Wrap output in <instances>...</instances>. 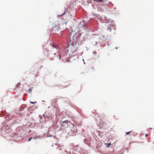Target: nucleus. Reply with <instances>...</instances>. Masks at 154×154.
Segmentation results:
<instances>
[{
    "mask_svg": "<svg viewBox=\"0 0 154 154\" xmlns=\"http://www.w3.org/2000/svg\"><path fill=\"white\" fill-rule=\"evenodd\" d=\"M93 54H95V55H96V54H95V52L94 51H93Z\"/></svg>",
    "mask_w": 154,
    "mask_h": 154,
    "instance_id": "11",
    "label": "nucleus"
},
{
    "mask_svg": "<svg viewBox=\"0 0 154 154\" xmlns=\"http://www.w3.org/2000/svg\"><path fill=\"white\" fill-rule=\"evenodd\" d=\"M20 83H18V85H17V88H18V86L20 85Z\"/></svg>",
    "mask_w": 154,
    "mask_h": 154,
    "instance_id": "6",
    "label": "nucleus"
},
{
    "mask_svg": "<svg viewBox=\"0 0 154 154\" xmlns=\"http://www.w3.org/2000/svg\"><path fill=\"white\" fill-rule=\"evenodd\" d=\"M111 145V143H108L106 144V146L107 147H109L110 146V145Z\"/></svg>",
    "mask_w": 154,
    "mask_h": 154,
    "instance_id": "1",
    "label": "nucleus"
},
{
    "mask_svg": "<svg viewBox=\"0 0 154 154\" xmlns=\"http://www.w3.org/2000/svg\"><path fill=\"white\" fill-rule=\"evenodd\" d=\"M32 88H30L28 90V92L29 93H30L31 92V91H32Z\"/></svg>",
    "mask_w": 154,
    "mask_h": 154,
    "instance_id": "2",
    "label": "nucleus"
},
{
    "mask_svg": "<svg viewBox=\"0 0 154 154\" xmlns=\"http://www.w3.org/2000/svg\"><path fill=\"white\" fill-rule=\"evenodd\" d=\"M65 12L64 11V13L63 14H62L61 15H60V16H63L65 14Z\"/></svg>",
    "mask_w": 154,
    "mask_h": 154,
    "instance_id": "8",
    "label": "nucleus"
},
{
    "mask_svg": "<svg viewBox=\"0 0 154 154\" xmlns=\"http://www.w3.org/2000/svg\"><path fill=\"white\" fill-rule=\"evenodd\" d=\"M2 115V114H0V116H1V115Z\"/></svg>",
    "mask_w": 154,
    "mask_h": 154,
    "instance_id": "13",
    "label": "nucleus"
},
{
    "mask_svg": "<svg viewBox=\"0 0 154 154\" xmlns=\"http://www.w3.org/2000/svg\"><path fill=\"white\" fill-rule=\"evenodd\" d=\"M60 57H61V56L60 55V58H59L60 59Z\"/></svg>",
    "mask_w": 154,
    "mask_h": 154,
    "instance_id": "15",
    "label": "nucleus"
},
{
    "mask_svg": "<svg viewBox=\"0 0 154 154\" xmlns=\"http://www.w3.org/2000/svg\"><path fill=\"white\" fill-rule=\"evenodd\" d=\"M70 60V59H69V60H67L66 61V62H69Z\"/></svg>",
    "mask_w": 154,
    "mask_h": 154,
    "instance_id": "9",
    "label": "nucleus"
},
{
    "mask_svg": "<svg viewBox=\"0 0 154 154\" xmlns=\"http://www.w3.org/2000/svg\"><path fill=\"white\" fill-rule=\"evenodd\" d=\"M52 46L53 47H55V48H57V46L55 45L54 44H53L52 45Z\"/></svg>",
    "mask_w": 154,
    "mask_h": 154,
    "instance_id": "7",
    "label": "nucleus"
},
{
    "mask_svg": "<svg viewBox=\"0 0 154 154\" xmlns=\"http://www.w3.org/2000/svg\"><path fill=\"white\" fill-rule=\"evenodd\" d=\"M148 136V134H146V135H145V137H147V136Z\"/></svg>",
    "mask_w": 154,
    "mask_h": 154,
    "instance_id": "10",
    "label": "nucleus"
},
{
    "mask_svg": "<svg viewBox=\"0 0 154 154\" xmlns=\"http://www.w3.org/2000/svg\"><path fill=\"white\" fill-rule=\"evenodd\" d=\"M31 102V103H33V104H34V102Z\"/></svg>",
    "mask_w": 154,
    "mask_h": 154,
    "instance_id": "12",
    "label": "nucleus"
},
{
    "mask_svg": "<svg viewBox=\"0 0 154 154\" xmlns=\"http://www.w3.org/2000/svg\"><path fill=\"white\" fill-rule=\"evenodd\" d=\"M73 48H69V49H68V52H69V51H70V50L71 49H72Z\"/></svg>",
    "mask_w": 154,
    "mask_h": 154,
    "instance_id": "3",
    "label": "nucleus"
},
{
    "mask_svg": "<svg viewBox=\"0 0 154 154\" xmlns=\"http://www.w3.org/2000/svg\"><path fill=\"white\" fill-rule=\"evenodd\" d=\"M131 132V131H129V132H126V135H128Z\"/></svg>",
    "mask_w": 154,
    "mask_h": 154,
    "instance_id": "4",
    "label": "nucleus"
},
{
    "mask_svg": "<svg viewBox=\"0 0 154 154\" xmlns=\"http://www.w3.org/2000/svg\"><path fill=\"white\" fill-rule=\"evenodd\" d=\"M33 138V137H31L29 139V140H28V141H29L31 140Z\"/></svg>",
    "mask_w": 154,
    "mask_h": 154,
    "instance_id": "5",
    "label": "nucleus"
},
{
    "mask_svg": "<svg viewBox=\"0 0 154 154\" xmlns=\"http://www.w3.org/2000/svg\"><path fill=\"white\" fill-rule=\"evenodd\" d=\"M2 115V114H0V116H1V115Z\"/></svg>",
    "mask_w": 154,
    "mask_h": 154,
    "instance_id": "14",
    "label": "nucleus"
}]
</instances>
